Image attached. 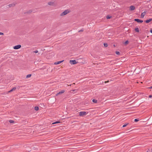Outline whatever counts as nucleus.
<instances>
[{
    "mask_svg": "<svg viewBox=\"0 0 152 152\" xmlns=\"http://www.w3.org/2000/svg\"><path fill=\"white\" fill-rule=\"evenodd\" d=\"M78 63V61H76V60H70L69 61V63L71 65L72 64H76Z\"/></svg>",
    "mask_w": 152,
    "mask_h": 152,
    "instance_id": "2",
    "label": "nucleus"
},
{
    "mask_svg": "<svg viewBox=\"0 0 152 152\" xmlns=\"http://www.w3.org/2000/svg\"><path fill=\"white\" fill-rule=\"evenodd\" d=\"M92 101L93 102H94V103H96L97 102V100H96V99H93L92 100Z\"/></svg>",
    "mask_w": 152,
    "mask_h": 152,
    "instance_id": "19",
    "label": "nucleus"
},
{
    "mask_svg": "<svg viewBox=\"0 0 152 152\" xmlns=\"http://www.w3.org/2000/svg\"><path fill=\"white\" fill-rule=\"evenodd\" d=\"M21 47V45H16L13 47V48L14 49H18L20 48Z\"/></svg>",
    "mask_w": 152,
    "mask_h": 152,
    "instance_id": "4",
    "label": "nucleus"
},
{
    "mask_svg": "<svg viewBox=\"0 0 152 152\" xmlns=\"http://www.w3.org/2000/svg\"><path fill=\"white\" fill-rule=\"evenodd\" d=\"M70 12V10L68 9L66 10L60 14V16L61 17H63L67 14L69 13Z\"/></svg>",
    "mask_w": 152,
    "mask_h": 152,
    "instance_id": "1",
    "label": "nucleus"
},
{
    "mask_svg": "<svg viewBox=\"0 0 152 152\" xmlns=\"http://www.w3.org/2000/svg\"><path fill=\"white\" fill-rule=\"evenodd\" d=\"M111 18V16L109 15H107V19H110Z\"/></svg>",
    "mask_w": 152,
    "mask_h": 152,
    "instance_id": "22",
    "label": "nucleus"
},
{
    "mask_svg": "<svg viewBox=\"0 0 152 152\" xmlns=\"http://www.w3.org/2000/svg\"><path fill=\"white\" fill-rule=\"evenodd\" d=\"M135 31H136L137 32H139V29L138 28H136L135 29Z\"/></svg>",
    "mask_w": 152,
    "mask_h": 152,
    "instance_id": "18",
    "label": "nucleus"
},
{
    "mask_svg": "<svg viewBox=\"0 0 152 152\" xmlns=\"http://www.w3.org/2000/svg\"><path fill=\"white\" fill-rule=\"evenodd\" d=\"M152 19H150L148 20H147L145 21V22L147 23H148L152 20Z\"/></svg>",
    "mask_w": 152,
    "mask_h": 152,
    "instance_id": "13",
    "label": "nucleus"
},
{
    "mask_svg": "<svg viewBox=\"0 0 152 152\" xmlns=\"http://www.w3.org/2000/svg\"><path fill=\"white\" fill-rule=\"evenodd\" d=\"M38 51L37 50H35V51H34L33 52L34 53H38Z\"/></svg>",
    "mask_w": 152,
    "mask_h": 152,
    "instance_id": "24",
    "label": "nucleus"
},
{
    "mask_svg": "<svg viewBox=\"0 0 152 152\" xmlns=\"http://www.w3.org/2000/svg\"><path fill=\"white\" fill-rule=\"evenodd\" d=\"M16 89V88L15 87H14L12 89H11L10 90V91H8V93H10L11 92H12L13 91H14V90H15Z\"/></svg>",
    "mask_w": 152,
    "mask_h": 152,
    "instance_id": "11",
    "label": "nucleus"
},
{
    "mask_svg": "<svg viewBox=\"0 0 152 152\" xmlns=\"http://www.w3.org/2000/svg\"><path fill=\"white\" fill-rule=\"evenodd\" d=\"M35 71V70L33 71Z\"/></svg>",
    "mask_w": 152,
    "mask_h": 152,
    "instance_id": "34",
    "label": "nucleus"
},
{
    "mask_svg": "<svg viewBox=\"0 0 152 152\" xmlns=\"http://www.w3.org/2000/svg\"><path fill=\"white\" fill-rule=\"evenodd\" d=\"M138 120L137 119H134V121L135 122H137V121H138Z\"/></svg>",
    "mask_w": 152,
    "mask_h": 152,
    "instance_id": "26",
    "label": "nucleus"
},
{
    "mask_svg": "<svg viewBox=\"0 0 152 152\" xmlns=\"http://www.w3.org/2000/svg\"><path fill=\"white\" fill-rule=\"evenodd\" d=\"M108 82H109V81H105V82H104V83H106Z\"/></svg>",
    "mask_w": 152,
    "mask_h": 152,
    "instance_id": "33",
    "label": "nucleus"
},
{
    "mask_svg": "<svg viewBox=\"0 0 152 152\" xmlns=\"http://www.w3.org/2000/svg\"><path fill=\"white\" fill-rule=\"evenodd\" d=\"M63 61H64V60H63V61H59L56 62H54V64L55 65L58 64H60L61 63H62Z\"/></svg>",
    "mask_w": 152,
    "mask_h": 152,
    "instance_id": "8",
    "label": "nucleus"
},
{
    "mask_svg": "<svg viewBox=\"0 0 152 152\" xmlns=\"http://www.w3.org/2000/svg\"><path fill=\"white\" fill-rule=\"evenodd\" d=\"M146 152H152V149H148V150Z\"/></svg>",
    "mask_w": 152,
    "mask_h": 152,
    "instance_id": "16",
    "label": "nucleus"
},
{
    "mask_svg": "<svg viewBox=\"0 0 152 152\" xmlns=\"http://www.w3.org/2000/svg\"><path fill=\"white\" fill-rule=\"evenodd\" d=\"M130 10L131 11H132L135 10V7L134 6H131L129 7Z\"/></svg>",
    "mask_w": 152,
    "mask_h": 152,
    "instance_id": "7",
    "label": "nucleus"
},
{
    "mask_svg": "<svg viewBox=\"0 0 152 152\" xmlns=\"http://www.w3.org/2000/svg\"><path fill=\"white\" fill-rule=\"evenodd\" d=\"M15 5V4L14 3L11 4L9 5V7H14Z\"/></svg>",
    "mask_w": 152,
    "mask_h": 152,
    "instance_id": "12",
    "label": "nucleus"
},
{
    "mask_svg": "<svg viewBox=\"0 0 152 152\" xmlns=\"http://www.w3.org/2000/svg\"><path fill=\"white\" fill-rule=\"evenodd\" d=\"M149 88H152V86Z\"/></svg>",
    "mask_w": 152,
    "mask_h": 152,
    "instance_id": "32",
    "label": "nucleus"
},
{
    "mask_svg": "<svg viewBox=\"0 0 152 152\" xmlns=\"http://www.w3.org/2000/svg\"><path fill=\"white\" fill-rule=\"evenodd\" d=\"M48 4L50 6H53L55 4L54 2L53 1H50L48 2Z\"/></svg>",
    "mask_w": 152,
    "mask_h": 152,
    "instance_id": "3",
    "label": "nucleus"
},
{
    "mask_svg": "<svg viewBox=\"0 0 152 152\" xmlns=\"http://www.w3.org/2000/svg\"><path fill=\"white\" fill-rule=\"evenodd\" d=\"M127 125V124H124V125L123 126V127H126Z\"/></svg>",
    "mask_w": 152,
    "mask_h": 152,
    "instance_id": "25",
    "label": "nucleus"
},
{
    "mask_svg": "<svg viewBox=\"0 0 152 152\" xmlns=\"http://www.w3.org/2000/svg\"><path fill=\"white\" fill-rule=\"evenodd\" d=\"M128 43H129V41L128 40H127L124 43V44L125 45H126Z\"/></svg>",
    "mask_w": 152,
    "mask_h": 152,
    "instance_id": "21",
    "label": "nucleus"
},
{
    "mask_svg": "<svg viewBox=\"0 0 152 152\" xmlns=\"http://www.w3.org/2000/svg\"><path fill=\"white\" fill-rule=\"evenodd\" d=\"M134 20L136 21H137L138 23H142L143 22L142 20H140L138 19H134Z\"/></svg>",
    "mask_w": 152,
    "mask_h": 152,
    "instance_id": "6",
    "label": "nucleus"
},
{
    "mask_svg": "<svg viewBox=\"0 0 152 152\" xmlns=\"http://www.w3.org/2000/svg\"><path fill=\"white\" fill-rule=\"evenodd\" d=\"M116 53L117 55H119L120 54V52L118 51L116 52Z\"/></svg>",
    "mask_w": 152,
    "mask_h": 152,
    "instance_id": "23",
    "label": "nucleus"
},
{
    "mask_svg": "<svg viewBox=\"0 0 152 152\" xmlns=\"http://www.w3.org/2000/svg\"><path fill=\"white\" fill-rule=\"evenodd\" d=\"M150 32L152 33V28L150 30Z\"/></svg>",
    "mask_w": 152,
    "mask_h": 152,
    "instance_id": "30",
    "label": "nucleus"
},
{
    "mask_svg": "<svg viewBox=\"0 0 152 152\" xmlns=\"http://www.w3.org/2000/svg\"><path fill=\"white\" fill-rule=\"evenodd\" d=\"M86 114H87V113H86V112H83V111L80 112L79 113V115L80 116H82L83 115H86Z\"/></svg>",
    "mask_w": 152,
    "mask_h": 152,
    "instance_id": "5",
    "label": "nucleus"
},
{
    "mask_svg": "<svg viewBox=\"0 0 152 152\" xmlns=\"http://www.w3.org/2000/svg\"><path fill=\"white\" fill-rule=\"evenodd\" d=\"M104 46L105 47H107L108 46L107 44L106 43H104Z\"/></svg>",
    "mask_w": 152,
    "mask_h": 152,
    "instance_id": "20",
    "label": "nucleus"
},
{
    "mask_svg": "<svg viewBox=\"0 0 152 152\" xmlns=\"http://www.w3.org/2000/svg\"><path fill=\"white\" fill-rule=\"evenodd\" d=\"M13 121L12 120H10V122L11 123H13Z\"/></svg>",
    "mask_w": 152,
    "mask_h": 152,
    "instance_id": "27",
    "label": "nucleus"
},
{
    "mask_svg": "<svg viewBox=\"0 0 152 152\" xmlns=\"http://www.w3.org/2000/svg\"><path fill=\"white\" fill-rule=\"evenodd\" d=\"M31 74H29V75H27L26 76V78H29V77H30L31 76Z\"/></svg>",
    "mask_w": 152,
    "mask_h": 152,
    "instance_id": "14",
    "label": "nucleus"
},
{
    "mask_svg": "<svg viewBox=\"0 0 152 152\" xmlns=\"http://www.w3.org/2000/svg\"><path fill=\"white\" fill-rule=\"evenodd\" d=\"M64 91H65L64 90H62L61 91H60V92H59V93H57L56 94V96H57L60 94L63 93H64Z\"/></svg>",
    "mask_w": 152,
    "mask_h": 152,
    "instance_id": "10",
    "label": "nucleus"
},
{
    "mask_svg": "<svg viewBox=\"0 0 152 152\" xmlns=\"http://www.w3.org/2000/svg\"><path fill=\"white\" fill-rule=\"evenodd\" d=\"M145 13H146V12H144L142 13L141 14V18H142L144 17L145 15Z\"/></svg>",
    "mask_w": 152,
    "mask_h": 152,
    "instance_id": "9",
    "label": "nucleus"
},
{
    "mask_svg": "<svg viewBox=\"0 0 152 152\" xmlns=\"http://www.w3.org/2000/svg\"><path fill=\"white\" fill-rule=\"evenodd\" d=\"M151 97H152V96H151V95H149V98H151Z\"/></svg>",
    "mask_w": 152,
    "mask_h": 152,
    "instance_id": "31",
    "label": "nucleus"
},
{
    "mask_svg": "<svg viewBox=\"0 0 152 152\" xmlns=\"http://www.w3.org/2000/svg\"><path fill=\"white\" fill-rule=\"evenodd\" d=\"M83 31V30H82V29H81V30H80V31H79V32H82V31Z\"/></svg>",
    "mask_w": 152,
    "mask_h": 152,
    "instance_id": "29",
    "label": "nucleus"
},
{
    "mask_svg": "<svg viewBox=\"0 0 152 152\" xmlns=\"http://www.w3.org/2000/svg\"><path fill=\"white\" fill-rule=\"evenodd\" d=\"M60 123V122L59 121H56L55 122H53V123H52V124H58V123Z\"/></svg>",
    "mask_w": 152,
    "mask_h": 152,
    "instance_id": "15",
    "label": "nucleus"
},
{
    "mask_svg": "<svg viewBox=\"0 0 152 152\" xmlns=\"http://www.w3.org/2000/svg\"><path fill=\"white\" fill-rule=\"evenodd\" d=\"M4 33L2 32H0V35H3Z\"/></svg>",
    "mask_w": 152,
    "mask_h": 152,
    "instance_id": "28",
    "label": "nucleus"
},
{
    "mask_svg": "<svg viewBox=\"0 0 152 152\" xmlns=\"http://www.w3.org/2000/svg\"><path fill=\"white\" fill-rule=\"evenodd\" d=\"M34 109L36 110H38L39 109V108L38 107L36 106L35 107Z\"/></svg>",
    "mask_w": 152,
    "mask_h": 152,
    "instance_id": "17",
    "label": "nucleus"
}]
</instances>
